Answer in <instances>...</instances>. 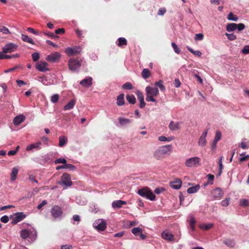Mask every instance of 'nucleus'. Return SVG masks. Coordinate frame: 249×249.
Here are the masks:
<instances>
[{
  "instance_id": "6e6552de",
  "label": "nucleus",
  "mask_w": 249,
  "mask_h": 249,
  "mask_svg": "<svg viewBox=\"0 0 249 249\" xmlns=\"http://www.w3.org/2000/svg\"><path fill=\"white\" fill-rule=\"evenodd\" d=\"M48 64L45 61H40L36 64V68L41 72H45L49 71L50 69L48 68Z\"/></svg>"
},
{
  "instance_id": "7c9ffc66",
  "label": "nucleus",
  "mask_w": 249,
  "mask_h": 249,
  "mask_svg": "<svg viewBox=\"0 0 249 249\" xmlns=\"http://www.w3.org/2000/svg\"><path fill=\"white\" fill-rule=\"evenodd\" d=\"M199 189L200 186L199 185H197L195 186L189 188L187 189V192L188 194H193L197 192Z\"/></svg>"
},
{
  "instance_id": "c9c22d12",
  "label": "nucleus",
  "mask_w": 249,
  "mask_h": 249,
  "mask_svg": "<svg viewBox=\"0 0 249 249\" xmlns=\"http://www.w3.org/2000/svg\"><path fill=\"white\" fill-rule=\"evenodd\" d=\"M245 28V25L243 23L236 24L234 23V31L237 30L238 32L243 30Z\"/></svg>"
},
{
  "instance_id": "a19ab883",
  "label": "nucleus",
  "mask_w": 249,
  "mask_h": 249,
  "mask_svg": "<svg viewBox=\"0 0 249 249\" xmlns=\"http://www.w3.org/2000/svg\"><path fill=\"white\" fill-rule=\"evenodd\" d=\"M136 94L137 96V98L139 101H142L144 100V96L142 92H141L140 90H137L136 91Z\"/></svg>"
},
{
  "instance_id": "e433bc0d",
  "label": "nucleus",
  "mask_w": 249,
  "mask_h": 249,
  "mask_svg": "<svg viewBox=\"0 0 249 249\" xmlns=\"http://www.w3.org/2000/svg\"><path fill=\"white\" fill-rule=\"evenodd\" d=\"M142 75L145 79L149 78L150 76L149 70L147 69H144L142 71Z\"/></svg>"
},
{
  "instance_id": "9d476101",
  "label": "nucleus",
  "mask_w": 249,
  "mask_h": 249,
  "mask_svg": "<svg viewBox=\"0 0 249 249\" xmlns=\"http://www.w3.org/2000/svg\"><path fill=\"white\" fill-rule=\"evenodd\" d=\"M81 52V48L79 46H75L73 48L67 47L65 49V53L69 56L79 54Z\"/></svg>"
},
{
  "instance_id": "f704fd0d",
  "label": "nucleus",
  "mask_w": 249,
  "mask_h": 249,
  "mask_svg": "<svg viewBox=\"0 0 249 249\" xmlns=\"http://www.w3.org/2000/svg\"><path fill=\"white\" fill-rule=\"evenodd\" d=\"M21 39L24 42H28L32 44H35L31 38L24 34L21 35Z\"/></svg>"
},
{
  "instance_id": "de8ad7c7",
  "label": "nucleus",
  "mask_w": 249,
  "mask_h": 249,
  "mask_svg": "<svg viewBox=\"0 0 249 249\" xmlns=\"http://www.w3.org/2000/svg\"><path fill=\"white\" fill-rule=\"evenodd\" d=\"M172 46L176 53L178 54H179L180 53V49L178 47L177 45L175 42L172 43Z\"/></svg>"
},
{
  "instance_id": "0e129e2a",
  "label": "nucleus",
  "mask_w": 249,
  "mask_h": 249,
  "mask_svg": "<svg viewBox=\"0 0 249 249\" xmlns=\"http://www.w3.org/2000/svg\"><path fill=\"white\" fill-rule=\"evenodd\" d=\"M55 32L56 34H62L64 33L65 30L63 28H58L55 30Z\"/></svg>"
},
{
  "instance_id": "338daca9",
  "label": "nucleus",
  "mask_w": 249,
  "mask_h": 249,
  "mask_svg": "<svg viewBox=\"0 0 249 249\" xmlns=\"http://www.w3.org/2000/svg\"><path fill=\"white\" fill-rule=\"evenodd\" d=\"M217 142L213 140L211 144V149L212 150H213L216 148Z\"/></svg>"
},
{
  "instance_id": "aec40b11",
  "label": "nucleus",
  "mask_w": 249,
  "mask_h": 249,
  "mask_svg": "<svg viewBox=\"0 0 249 249\" xmlns=\"http://www.w3.org/2000/svg\"><path fill=\"white\" fill-rule=\"evenodd\" d=\"M170 186L174 189H179L182 185V181L180 179H177L174 181L170 182Z\"/></svg>"
},
{
  "instance_id": "e2e57ef3",
  "label": "nucleus",
  "mask_w": 249,
  "mask_h": 249,
  "mask_svg": "<svg viewBox=\"0 0 249 249\" xmlns=\"http://www.w3.org/2000/svg\"><path fill=\"white\" fill-rule=\"evenodd\" d=\"M174 86L176 88H178L180 86L181 83L178 79H176L174 81Z\"/></svg>"
},
{
  "instance_id": "6e6d98bb",
  "label": "nucleus",
  "mask_w": 249,
  "mask_h": 249,
  "mask_svg": "<svg viewBox=\"0 0 249 249\" xmlns=\"http://www.w3.org/2000/svg\"><path fill=\"white\" fill-rule=\"evenodd\" d=\"M230 198H226L221 202V204L222 206H227L229 204Z\"/></svg>"
},
{
  "instance_id": "5701e85b",
  "label": "nucleus",
  "mask_w": 249,
  "mask_h": 249,
  "mask_svg": "<svg viewBox=\"0 0 249 249\" xmlns=\"http://www.w3.org/2000/svg\"><path fill=\"white\" fill-rule=\"evenodd\" d=\"M126 202L121 200L114 201L112 203V207L114 209H118L122 207V205H125Z\"/></svg>"
},
{
  "instance_id": "58836bf2",
  "label": "nucleus",
  "mask_w": 249,
  "mask_h": 249,
  "mask_svg": "<svg viewBox=\"0 0 249 249\" xmlns=\"http://www.w3.org/2000/svg\"><path fill=\"white\" fill-rule=\"evenodd\" d=\"M196 221L194 217L193 216H191V218L189 220V224L190 228L192 231H195V224H196Z\"/></svg>"
},
{
  "instance_id": "4468645a",
  "label": "nucleus",
  "mask_w": 249,
  "mask_h": 249,
  "mask_svg": "<svg viewBox=\"0 0 249 249\" xmlns=\"http://www.w3.org/2000/svg\"><path fill=\"white\" fill-rule=\"evenodd\" d=\"M161 237L168 241H175L174 235L169 230H165L161 233Z\"/></svg>"
},
{
  "instance_id": "1a4fd4ad",
  "label": "nucleus",
  "mask_w": 249,
  "mask_h": 249,
  "mask_svg": "<svg viewBox=\"0 0 249 249\" xmlns=\"http://www.w3.org/2000/svg\"><path fill=\"white\" fill-rule=\"evenodd\" d=\"M17 45L13 43H9L6 44L2 48V51L4 53H11L13 52H15L17 49Z\"/></svg>"
},
{
  "instance_id": "39448f33",
  "label": "nucleus",
  "mask_w": 249,
  "mask_h": 249,
  "mask_svg": "<svg viewBox=\"0 0 249 249\" xmlns=\"http://www.w3.org/2000/svg\"><path fill=\"white\" fill-rule=\"evenodd\" d=\"M200 159L197 157H192L187 159L185 163L186 166L188 167H193L197 166L200 164Z\"/></svg>"
},
{
  "instance_id": "37998d69",
  "label": "nucleus",
  "mask_w": 249,
  "mask_h": 249,
  "mask_svg": "<svg viewBox=\"0 0 249 249\" xmlns=\"http://www.w3.org/2000/svg\"><path fill=\"white\" fill-rule=\"evenodd\" d=\"M122 88L124 89H131L133 86L130 82H126L122 86Z\"/></svg>"
},
{
  "instance_id": "4be33fe9",
  "label": "nucleus",
  "mask_w": 249,
  "mask_h": 249,
  "mask_svg": "<svg viewBox=\"0 0 249 249\" xmlns=\"http://www.w3.org/2000/svg\"><path fill=\"white\" fill-rule=\"evenodd\" d=\"M25 119V117L23 115H19L15 117L13 120V124L18 125L22 123Z\"/></svg>"
},
{
  "instance_id": "cd10ccee",
  "label": "nucleus",
  "mask_w": 249,
  "mask_h": 249,
  "mask_svg": "<svg viewBox=\"0 0 249 249\" xmlns=\"http://www.w3.org/2000/svg\"><path fill=\"white\" fill-rule=\"evenodd\" d=\"M18 168L17 167H14L11 173V180L12 181H15L17 178V176L18 172Z\"/></svg>"
},
{
  "instance_id": "09e8293b",
  "label": "nucleus",
  "mask_w": 249,
  "mask_h": 249,
  "mask_svg": "<svg viewBox=\"0 0 249 249\" xmlns=\"http://www.w3.org/2000/svg\"><path fill=\"white\" fill-rule=\"evenodd\" d=\"M203 35L201 33L196 34L195 36V39L196 40H202L203 39Z\"/></svg>"
},
{
  "instance_id": "20e7f679",
  "label": "nucleus",
  "mask_w": 249,
  "mask_h": 249,
  "mask_svg": "<svg viewBox=\"0 0 249 249\" xmlns=\"http://www.w3.org/2000/svg\"><path fill=\"white\" fill-rule=\"evenodd\" d=\"M137 193L143 197L149 199L151 201L156 200V196L147 187L138 190Z\"/></svg>"
},
{
  "instance_id": "2f4dec72",
  "label": "nucleus",
  "mask_w": 249,
  "mask_h": 249,
  "mask_svg": "<svg viewBox=\"0 0 249 249\" xmlns=\"http://www.w3.org/2000/svg\"><path fill=\"white\" fill-rule=\"evenodd\" d=\"M155 85L156 87H158L161 91H164L165 90V88L163 85V82L161 80H160L158 81L155 83Z\"/></svg>"
},
{
  "instance_id": "9b49d317",
  "label": "nucleus",
  "mask_w": 249,
  "mask_h": 249,
  "mask_svg": "<svg viewBox=\"0 0 249 249\" xmlns=\"http://www.w3.org/2000/svg\"><path fill=\"white\" fill-rule=\"evenodd\" d=\"M62 213V208L58 205H55L51 210L52 215L55 218L60 217Z\"/></svg>"
},
{
  "instance_id": "0eeeda50",
  "label": "nucleus",
  "mask_w": 249,
  "mask_h": 249,
  "mask_svg": "<svg viewBox=\"0 0 249 249\" xmlns=\"http://www.w3.org/2000/svg\"><path fill=\"white\" fill-rule=\"evenodd\" d=\"M68 64L70 70L72 71H76L81 66L80 61L74 58L70 59L69 61Z\"/></svg>"
},
{
  "instance_id": "a878e982",
  "label": "nucleus",
  "mask_w": 249,
  "mask_h": 249,
  "mask_svg": "<svg viewBox=\"0 0 249 249\" xmlns=\"http://www.w3.org/2000/svg\"><path fill=\"white\" fill-rule=\"evenodd\" d=\"M213 224L212 223H202L199 224V227L202 230L206 231L213 228Z\"/></svg>"
},
{
  "instance_id": "a18cd8bd",
  "label": "nucleus",
  "mask_w": 249,
  "mask_h": 249,
  "mask_svg": "<svg viewBox=\"0 0 249 249\" xmlns=\"http://www.w3.org/2000/svg\"><path fill=\"white\" fill-rule=\"evenodd\" d=\"M32 57L33 61L36 62L39 58V54L38 53H37V52L34 53L32 54Z\"/></svg>"
},
{
  "instance_id": "052dcab7",
  "label": "nucleus",
  "mask_w": 249,
  "mask_h": 249,
  "mask_svg": "<svg viewBox=\"0 0 249 249\" xmlns=\"http://www.w3.org/2000/svg\"><path fill=\"white\" fill-rule=\"evenodd\" d=\"M207 177H208L209 181H210V182L211 181V182H210V184H213V180L214 179V176L213 175H211V174H208V175H207Z\"/></svg>"
},
{
  "instance_id": "864d4df0",
  "label": "nucleus",
  "mask_w": 249,
  "mask_h": 249,
  "mask_svg": "<svg viewBox=\"0 0 249 249\" xmlns=\"http://www.w3.org/2000/svg\"><path fill=\"white\" fill-rule=\"evenodd\" d=\"M27 30L32 33L33 34L36 35H40V33H39L38 31H35L33 28L31 27H28L27 29Z\"/></svg>"
},
{
  "instance_id": "680f3d73",
  "label": "nucleus",
  "mask_w": 249,
  "mask_h": 249,
  "mask_svg": "<svg viewBox=\"0 0 249 249\" xmlns=\"http://www.w3.org/2000/svg\"><path fill=\"white\" fill-rule=\"evenodd\" d=\"M16 83H17V85L20 87L22 86L23 85L26 84V83L25 82H24L23 81H22L21 80H16Z\"/></svg>"
},
{
  "instance_id": "bb28decb",
  "label": "nucleus",
  "mask_w": 249,
  "mask_h": 249,
  "mask_svg": "<svg viewBox=\"0 0 249 249\" xmlns=\"http://www.w3.org/2000/svg\"><path fill=\"white\" fill-rule=\"evenodd\" d=\"M41 144V142H37L32 143L26 147V150L30 151L33 149H40V146Z\"/></svg>"
},
{
  "instance_id": "72a5a7b5",
  "label": "nucleus",
  "mask_w": 249,
  "mask_h": 249,
  "mask_svg": "<svg viewBox=\"0 0 249 249\" xmlns=\"http://www.w3.org/2000/svg\"><path fill=\"white\" fill-rule=\"evenodd\" d=\"M126 99L129 104L134 105L136 103V98L133 95L127 94L126 96Z\"/></svg>"
},
{
  "instance_id": "dca6fc26",
  "label": "nucleus",
  "mask_w": 249,
  "mask_h": 249,
  "mask_svg": "<svg viewBox=\"0 0 249 249\" xmlns=\"http://www.w3.org/2000/svg\"><path fill=\"white\" fill-rule=\"evenodd\" d=\"M132 233L135 236H140V237L142 240H144L146 236L145 234L142 233V230L140 227L134 228L131 230Z\"/></svg>"
},
{
  "instance_id": "69168bd1",
  "label": "nucleus",
  "mask_w": 249,
  "mask_h": 249,
  "mask_svg": "<svg viewBox=\"0 0 249 249\" xmlns=\"http://www.w3.org/2000/svg\"><path fill=\"white\" fill-rule=\"evenodd\" d=\"M164 189L162 188L158 187L155 189V192L157 194H160L161 193L162 191H163Z\"/></svg>"
},
{
  "instance_id": "49530a36",
  "label": "nucleus",
  "mask_w": 249,
  "mask_h": 249,
  "mask_svg": "<svg viewBox=\"0 0 249 249\" xmlns=\"http://www.w3.org/2000/svg\"><path fill=\"white\" fill-rule=\"evenodd\" d=\"M0 32H2V33L6 35L10 34L8 29L5 26H1L0 27Z\"/></svg>"
},
{
  "instance_id": "393cba45",
  "label": "nucleus",
  "mask_w": 249,
  "mask_h": 249,
  "mask_svg": "<svg viewBox=\"0 0 249 249\" xmlns=\"http://www.w3.org/2000/svg\"><path fill=\"white\" fill-rule=\"evenodd\" d=\"M179 122H174L172 121L169 124V128L172 131L178 130L179 129Z\"/></svg>"
},
{
  "instance_id": "6ab92c4d",
  "label": "nucleus",
  "mask_w": 249,
  "mask_h": 249,
  "mask_svg": "<svg viewBox=\"0 0 249 249\" xmlns=\"http://www.w3.org/2000/svg\"><path fill=\"white\" fill-rule=\"evenodd\" d=\"M212 196L214 198H220L223 195V192L221 189L219 188L213 190L212 192Z\"/></svg>"
},
{
  "instance_id": "c85d7f7f",
  "label": "nucleus",
  "mask_w": 249,
  "mask_h": 249,
  "mask_svg": "<svg viewBox=\"0 0 249 249\" xmlns=\"http://www.w3.org/2000/svg\"><path fill=\"white\" fill-rule=\"evenodd\" d=\"M59 144L58 146L59 147H63L64 145H65L67 142H68V139L67 138L66 136H61L59 137Z\"/></svg>"
},
{
  "instance_id": "5fc2aeb1",
  "label": "nucleus",
  "mask_w": 249,
  "mask_h": 249,
  "mask_svg": "<svg viewBox=\"0 0 249 249\" xmlns=\"http://www.w3.org/2000/svg\"><path fill=\"white\" fill-rule=\"evenodd\" d=\"M224 243L228 247H232V241L228 239H225L224 241Z\"/></svg>"
},
{
  "instance_id": "4d7b16f0",
  "label": "nucleus",
  "mask_w": 249,
  "mask_h": 249,
  "mask_svg": "<svg viewBox=\"0 0 249 249\" xmlns=\"http://www.w3.org/2000/svg\"><path fill=\"white\" fill-rule=\"evenodd\" d=\"M227 31L229 32L233 31V23L227 25Z\"/></svg>"
},
{
  "instance_id": "2eb2a0df",
  "label": "nucleus",
  "mask_w": 249,
  "mask_h": 249,
  "mask_svg": "<svg viewBox=\"0 0 249 249\" xmlns=\"http://www.w3.org/2000/svg\"><path fill=\"white\" fill-rule=\"evenodd\" d=\"M60 56L61 55L59 53L55 52L48 55L46 59L51 62H56L58 60Z\"/></svg>"
},
{
  "instance_id": "b1692460",
  "label": "nucleus",
  "mask_w": 249,
  "mask_h": 249,
  "mask_svg": "<svg viewBox=\"0 0 249 249\" xmlns=\"http://www.w3.org/2000/svg\"><path fill=\"white\" fill-rule=\"evenodd\" d=\"M75 104L76 100L74 99H72L70 100V102L64 107L63 109L64 110L71 109L74 107Z\"/></svg>"
},
{
  "instance_id": "4c0bfd02",
  "label": "nucleus",
  "mask_w": 249,
  "mask_h": 249,
  "mask_svg": "<svg viewBox=\"0 0 249 249\" xmlns=\"http://www.w3.org/2000/svg\"><path fill=\"white\" fill-rule=\"evenodd\" d=\"M187 48L189 52H190L191 53H192L196 56L200 57L202 55V53L200 51H194L193 49H192L189 46H187Z\"/></svg>"
},
{
  "instance_id": "79ce46f5",
  "label": "nucleus",
  "mask_w": 249,
  "mask_h": 249,
  "mask_svg": "<svg viewBox=\"0 0 249 249\" xmlns=\"http://www.w3.org/2000/svg\"><path fill=\"white\" fill-rule=\"evenodd\" d=\"M59 96L57 94L52 95L51 97V101L53 103H56L58 102Z\"/></svg>"
},
{
  "instance_id": "f3484780",
  "label": "nucleus",
  "mask_w": 249,
  "mask_h": 249,
  "mask_svg": "<svg viewBox=\"0 0 249 249\" xmlns=\"http://www.w3.org/2000/svg\"><path fill=\"white\" fill-rule=\"evenodd\" d=\"M208 133V130L204 131L198 140V145L201 146H204L207 143L206 137Z\"/></svg>"
},
{
  "instance_id": "3c124183",
  "label": "nucleus",
  "mask_w": 249,
  "mask_h": 249,
  "mask_svg": "<svg viewBox=\"0 0 249 249\" xmlns=\"http://www.w3.org/2000/svg\"><path fill=\"white\" fill-rule=\"evenodd\" d=\"M241 52L243 54H249V45H246L242 49Z\"/></svg>"
},
{
  "instance_id": "412c9836",
  "label": "nucleus",
  "mask_w": 249,
  "mask_h": 249,
  "mask_svg": "<svg viewBox=\"0 0 249 249\" xmlns=\"http://www.w3.org/2000/svg\"><path fill=\"white\" fill-rule=\"evenodd\" d=\"M120 126H125L132 122V120L122 117H119L118 119Z\"/></svg>"
},
{
  "instance_id": "473e14b6",
  "label": "nucleus",
  "mask_w": 249,
  "mask_h": 249,
  "mask_svg": "<svg viewBox=\"0 0 249 249\" xmlns=\"http://www.w3.org/2000/svg\"><path fill=\"white\" fill-rule=\"evenodd\" d=\"M118 43H117V45L119 47H123L124 46H126L127 44V40L124 37H119L118 39Z\"/></svg>"
},
{
  "instance_id": "13d9d810",
  "label": "nucleus",
  "mask_w": 249,
  "mask_h": 249,
  "mask_svg": "<svg viewBox=\"0 0 249 249\" xmlns=\"http://www.w3.org/2000/svg\"><path fill=\"white\" fill-rule=\"evenodd\" d=\"M9 217L7 215H4L0 218V221L4 223H7L9 221Z\"/></svg>"
},
{
  "instance_id": "f03ea898",
  "label": "nucleus",
  "mask_w": 249,
  "mask_h": 249,
  "mask_svg": "<svg viewBox=\"0 0 249 249\" xmlns=\"http://www.w3.org/2000/svg\"><path fill=\"white\" fill-rule=\"evenodd\" d=\"M20 236L22 238L28 239V241L33 242L36 238V232L35 229L30 228L23 229L20 231Z\"/></svg>"
},
{
  "instance_id": "603ef678",
  "label": "nucleus",
  "mask_w": 249,
  "mask_h": 249,
  "mask_svg": "<svg viewBox=\"0 0 249 249\" xmlns=\"http://www.w3.org/2000/svg\"><path fill=\"white\" fill-rule=\"evenodd\" d=\"M65 169H69L71 170H74L75 169V166L71 164H68L66 163L65 164Z\"/></svg>"
},
{
  "instance_id": "bf43d9fd",
  "label": "nucleus",
  "mask_w": 249,
  "mask_h": 249,
  "mask_svg": "<svg viewBox=\"0 0 249 249\" xmlns=\"http://www.w3.org/2000/svg\"><path fill=\"white\" fill-rule=\"evenodd\" d=\"M47 204V201L46 200H44L41 202V203H40L38 205L37 208L38 209H40L42 207H43Z\"/></svg>"
},
{
  "instance_id": "c756f323",
  "label": "nucleus",
  "mask_w": 249,
  "mask_h": 249,
  "mask_svg": "<svg viewBox=\"0 0 249 249\" xmlns=\"http://www.w3.org/2000/svg\"><path fill=\"white\" fill-rule=\"evenodd\" d=\"M117 104L119 106H123L124 104V94H120L117 98Z\"/></svg>"
},
{
  "instance_id": "a211bd4d",
  "label": "nucleus",
  "mask_w": 249,
  "mask_h": 249,
  "mask_svg": "<svg viewBox=\"0 0 249 249\" xmlns=\"http://www.w3.org/2000/svg\"><path fill=\"white\" fill-rule=\"evenodd\" d=\"M80 84L85 88L89 87L92 84V78L91 77H87L80 82Z\"/></svg>"
},
{
  "instance_id": "f257e3e1",
  "label": "nucleus",
  "mask_w": 249,
  "mask_h": 249,
  "mask_svg": "<svg viewBox=\"0 0 249 249\" xmlns=\"http://www.w3.org/2000/svg\"><path fill=\"white\" fill-rule=\"evenodd\" d=\"M173 146L171 144H167L159 147L153 153V157L157 160H161L170 155L172 151Z\"/></svg>"
},
{
  "instance_id": "8fccbe9b",
  "label": "nucleus",
  "mask_w": 249,
  "mask_h": 249,
  "mask_svg": "<svg viewBox=\"0 0 249 249\" xmlns=\"http://www.w3.org/2000/svg\"><path fill=\"white\" fill-rule=\"evenodd\" d=\"M249 204V202L247 199H242L240 201V205L241 206L246 207Z\"/></svg>"
},
{
  "instance_id": "ea45409f",
  "label": "nucleus",
  "mask_w": 249,
  "mask_h": 249,
  "mask_svg": "<svg viewBox=\"0 0 249 249\" xmlns=\"http://www.w3.org/2000/svg\"><path fill=\"white\" fill-rule=\"evenodd\" d=\"M221 133L219 130H216L213 140L218 142L221 139Z\"/></svg>"
},
{
  "instance_id": "7ed1b4c3",
  "label": "nucleus",
  "mask_w": 249,
  "mask_h": 249,
  "mask_svg": "<svg viewBox=\"0 0 249 249\" xmlns=\"http://www.w3.org/2000/svg\"><path fill=\"white\" fill-rule=\"evenodd\" d=\"M145 92L146 101L157 103V101L154 98V97H156L159 93V90L157 88L148 86L145 89Z\"/></svg>"
},
{
  "instance_id": "ddd939ff",
  "label": "nucleus",
  "mask_w": 249,
  "mask_h": 249,
  "mask_svg": "<svg viewBox=\"0 0 249 249\" xmlns=\"http://www.w3.org/2000/svg\"><path fill=\"white\" fill-rule=\"evenodd\" d=\"M26 217V215L22 212H18L16 213L12 218V223L16 224L18 222L22 221Z\"/></svg>"
},
{
  "instance_id": "774afa93",
  "label": "nucleus",
  "mask_w": 249,
  "mask_h": 249,
  "mask_svg": "<svg viewBox=\"0 0 249 249\" xmlns=\"http://www.w3.org/2000/svg\"><path fill=\"white\" fill-rule=\"evenodd\" d=\"M61 249H72V247L71 246L65 245L62 246Z\"/></svg>"
},
{
  "instance_id": "423d86ee",
  "label": "nucleus",
  "mask_w": 249,
  "mask_h": 249,
  "mask_svg": "<svg viewBox=\"0 0 249 249\" xmlns=\"http://www.w3.org/2000/svg\"><path fill=\"white\" fill-rule=\"evenodd\" d=\"M93 227L100 231H104L106 228V223L103 219H97L93 224Z\"/></svg>"
},
{
  "instance_id": "f8f14e48",
  "label": "nucleus",
  "mask_w": 249,
  "mask_h": 249,
  "mask_svg": "<svg viewBox=\"0 0 249 249\" xmlns=\"http://www.w3.org/2000/svg\"><path fill=\"white\" fill-rule=\"evenodd\" d=\"M61 180L63 185L66 187H70L72 185L70 176L68 173H64L61 176Z\"/></svg>"
},
{
  "instance_id": "c03bdc74",
  "label": "nucleus",
  "mask_w": 249,
  "mask_h": 249,
  "mask_svg": "<svg viewBox=\"0 0 249 249\" xmlns=\"http://www.w3.org/2000/svg\"><path fill=\"white\" fill-rule=\"evenodd\" d=\"M67 161L64 158H59L55 160L54 163L55 164H59V163H63L65 164L66 163Z\"/></svg>"
}]
</instances>
